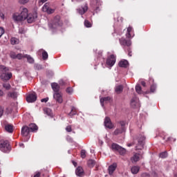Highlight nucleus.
I'll return each instance as SVG.
<instances>
[{
    "label": "nucleus",
    "instance_id": "1",
    "mask_svg": "<svg viewBox=\"0 0 177 177\" xmlns=\"http://www.w3.org/2000/svg\"><path fill=\"white\" fill-rule=\"evenodd\" d=\"M0 78L2 81H9L12 78V73H9V68L0 65Z\"/></svg>",
    "mask_w": 177,
    "mask_h": 177
},
{
    "label": "nucleus",
    "instance_id": "2",
    "mask_svg": "<svg viewBox=\"0 0 177 177\" xmlns=\"http://www.w3.org/2000/svg\"><path fill=\"white\" fill-rule=\"evenodd\" d=\"M28 12V10L26 8H22V10L20 14L19 13L13 14L12 19L14 21L19 23V21H23V20H26V18L27 17Z\"/></svg>",
    "mask_w": 177,
    "mask_h": 177
},
{
    "label": "nucleus",
    "instance_id": "3",
    "mask_svg": "<svg viewBox=\"0 0 177 177\" xmlns=\"http://www.w3.org/2000/svg\"><path fill=\"white\" fill-rule=\"evenodd\" d=\"M0 150L3 151V153H9L10 151V144H9V141L8 140H1L0 142Z\"/></svg>",
    "mask_w": 177,
    "mask_h": 177
},
{
    "label": "nucleus",
    "instance_id": "4",
    "mask_svg": "<svg viewBox=\"0 0 177 177\" xmlns=\"http://www.w3.org/2000/svg\"><path fill=\"white\" fill-rule=\"evenodd\" d=\"M50 28H57V27H62L63 26V21L60 20L59 16H56L52 24H49Z\"/></svg>",
    "mask_w": 177,
    "mask_h": 177
},
{
    "label": "nucleus",
    "instance_id": "5",
    "mask_svg": "<svg viewBox=\"0 0 177 177\" xmlns=\"http://www.w3.org/2000/svg\"><path fill=\"white\" fill-rule=\"evenodd\" d=\"M138 145L136 147V150H142L145 148V140H146V137L143 135H139L137 138Z\"/></svg>",
    "mask_w": 177,
    "mask_h": 177
},
{
    "label": "nucleus",
    "instance_id": "6",
    "mask_svg": "<svg viewBox=\"0 0 177 177\" xmlns=\"http://www.w3.org/2000/svg\"><path fill=\"white\" fill-rule=\"evenodd\" d=\"M43 12L48 13V15H52L55 13V9L50 8L49 3H46L42 7Z\"/></svg>",
    "mask_w": 177,
    "mask_h": 177
},
{
    "label": "nucleus",
    "instance_id": "7",
    "mask_svg": "<svg viewBox=\"0 0 177 177\" xmlns=\"http://www.w3.org/2000/svg\"><path fill=\"white\" fill-rule=\"evenodd\" d=\"M131 106L133 109H138V107H140V103L139 102V98L134 97L131 99Z\"/></svg>",
    "mask_w": 177,
    "mask_h": 177
},
{
    "label": "nucleus",
    "instance_id": "8",
    "mask_svg": "<svg viewBox=\"0 0 177 177\" xmlns=\"http://www.w3.org/2000/svg\"><path fill=\"white\" fill-rule=\"evenodd\" d=\"M37 13L28 14V12L26 19H27L28 23L31 24L35 21V19H37Z\"/></svg>",
    "mask_w": 177,
    "mask_h": 177
},
{
    "label": "nucleus",
    "instance_id": "9",
    "mask_svg": "<svg viewBox=\"0 0 177 177\" xmlns=\"http://www.w3.org/2000/svg\"><path fill=\"white\" fill-rule=\"evenodd\" d=\"M104 124V127H106V128H108L109 129H113V128L114 127V125H113V123L111 122V120L109 117L105 118Z\"/></svg>",
    "mask_w": 177,
    "mask_h": 177
},
{
    "label": "nucleus",
    "instance_id": "10",
    "mask_svg": "<svg viewBox=\"0 0 177 177\" xmlns=\"http://www.w3.org/2000/svg\"><path fill=\"white\" fill-rule=\"evenodd\" d=\"M106 64L111 67H113L115 64V56L114 55H111L107 58Z\"/></svg>",
    "mask_w": 177,
    "mask_h": 177
},
{
    "label": "nucleus",
    "instance_id": "11",
    "mask_svg": "<svg viewBox=\"0 0 177 177\" xmlns=\"http://www.w3.org/2000/svg\"><path fill=\"white\" fill-rule=\"evenodd\" d=\"M35 100H37V94H35V93H30L26 97V101L28 103H34Z\"/></svg>",
    "mask_w": 177,
    "mask_h": 177
},
{
    "label": "nucleus",
    "instance_id": "12",
    "mask_svg": "<svg viewBox=\"0 0 177 177\" xmlns=\"http://www.w3.org/2000/svg\"><path fill=\"white\" fill-rule=\"evenodd\" d=\"M53 97L58 103H63V97L61 93H54Z\"/></svg>",
    "mask_w": 177,
    "mask_h": 177
},
{
    "label": "nucleus",
    "instance_id": "13",
    "mask_svg": "<svg viewBox=\"0 0 177 177\" xmlns=\"http://www.w3.org/2000/svg\"><path fill=\"white\" fill-rule=\"evenodd\" d=\"M120 45H122L123 46H131L132 45V42L131 40H127L124 38H121L119 39Z\"/></svg>",
    "mask_w": 177,
    "mask_h": 177
},
{
    "label": "nucleus",
    "instance_id": "14",
    "mask_svg": "<svg viewBox=\"0 0 177 177\" xmlns=\"http://www.w3.org/2000/svg\"><path fill=\"white\" fill-rule=\"evenodd\" d=\"M30 130L28 126H24L21 128V135L22 136H28V133H30Z\"/></svg>",
    "mask_w": 177,
    "mask_h": 177
},
{
    "label": "nucleus",
    "instance_id": "15",
    "mask_svg": "<svg viewBox=\"0 0 177 177\" xmlns=\"http://www.w3.org/2000/svg\"><path fill=\"white\" fill-rule=\"evenodd\" d=\"M115 169H117V163L114 162L112 165H111L108 168L109 174L113 175Z\"/></svg>",
    "mask_w": 177,
    "mask_h": 177
},
{
    "label": "nucleus",
    "instance_id": "16",
    "mask_svg": "<svg viewBox=\"0 0 177 177\" xmlns=\"http://www.w3.org/2000/svg\"><path fill=\"white\" fill-rule=\"evenodd\" d=\"M135 35L133 34V28L132 27L129 26L127 28V33L126 34V37L127 38H133Z\"/></svg>",
    "mask_w": 177,
    "mask_h": 177
},
{
    "label": "nucleus",
    "instance_id": "17",
    "mask_svg": "<svg viewBox=\"0 0 177 177\" xmlns=\"http://www.w3.org/2000/svg\"><path fill=\"white\" fill-rule=\"evenodd\" d=\"M77 11L80 15H84L88 11V5L86 4L84 6H82Z\"/></svg>",
    "mask_w": 177,
    "mask_h": 177
},
{
    "label": "nucleus",
    "instance_id": "18",
    "mask_svg": "<svg viewBox=\"0 0 177 177\" xmlns=\"http://www.w3.org/2000/svg\"><path fill=\"white\" fill-rule=\"evenodd\" d=\"M140 160V154L139 153H134L133 156L131 158V162L135 163L138 162V161Z\"/></svg>",
    "mask_w": 177,
    "mask_h": 177
},
{
    "label": "nucleus",
    "instance_id": "19",
    "mask_svg": "<svg viewBox=\"0 0 177 177\" xmlns=\"http://www.w3.org/2000/svg\"><path fill=\"white\" fill-rule=\"evenodd\" d=\"M125 131H126L125 127H120V128L116 129L114 131L113 134L117 136L118 135H121V133H124V132H125Z\"/></svg>",
    "mask_w": 177,
    "mask_h": 177
},
{
    "label": "nucleus",
    "instance_id": "20",
    "mask_svg": "<svg viewBox=\"0 0 177 177\" xmlns=\"http://www.w3.org/2000/svg\"><path fill=\"white\" fill-rule=\"evenodd\" d=\"M129 66V63L127 59H123L119 62V67H122L124 68H127Z\"/></svg>",
    "mask_w": 177,
    "mask_h": 177
},
{
    "label": "nucleus",
    "instance_id": "21",
    "mask_svg": "<svg viewBox=\"0 0 177 177\" xmlns=\"http://www.w3.org/2000/svg\"><path fill=\"white\" fill-rule=\"evenodd\" d=\"M51 87H52V89L54 91V93H59L60 86H59V84H57V83H52Z\"/></svg>",
    "mask_w": 177,
    "mask_h": 177
},
{
    "label": "nucleus",
    "instance_id": "22",
    "mask_svg": "<svg viewBox=\"0 0 177 177\" xmlns=\"http://www.w3.org/2000/svg\"><path fill=\"white\" fill-rule=\"evenodd\" d=\"M75 174L77 176H84V169L78 167L75 170Z\"/></svg>",
    "mask_w": 177,
    "mask_h": 177
},
{
    "label": "nucleus",
    "instance_id": "23",
    "mask_svg": "<svg viewBox=\"0 0 177 177\" xmlns=\"http://www.w3.org/2000/svg\"><path fill=\"white\" fill-rule=\"evenodd\" d=\"M109 102H110V97L100 98V104L102 107H104V103H109Z\"/></svg>",
    "mask_w": 177,
    "mask_h": 177
},
{
    "label": "nucleus",
    "instance_id": "24",
    "mask_svg": "<svg viewBox=\"0 0 177 177\" xmlns=\"http://www.w3.org/2000/svg\"><path fill=\"white\" fill-rule=\"evenodd\" d=\"M28 128L30 132H35V131H38V126L35 123L30 124Z\"/></svg>",
    "mask_w": 177,
    "mask_h": 177
},
{
    "label": "nucleus",
    "instance_id": "25",
    "mask_svg": "<svg viewBox=\"0 0 177 177\" xmlns=\"http://www.w3.org/2000/svg\"><path fill=\"white\" fill-rule=\"evenodd\" d=\"M140 170V167L139 166H133L131 169V174L133 175H136Z\"/></svg>",
    "mask_w": 177,
    "mask_h": 177
},
{
    "label": "nucleus",
    "instance_id": "26",
    "mask_svg": "<svg viewBox=\"0 0 177 177\" xmlns=\"http://www.w3.org/2000/svg\"><path fill=\"white\" fill-rule=\"evenodd\" d=\"M5 129L7 132H9V133H12L13 132V126L12 124H6Z\"/></svg>",
    "mask_w": 177,
    "mask_h": 177
},
{
    "label": "nucleus",
    "instance_id": "27",
    "mask_svg": "<svg viewBox=\"0 0 177 177\" xmlns=\"http://www.w3.org/2000/svg\"><path fill=\"white\" fill-rule=\"evenodd\" d=\"M121 147V146H120L118 144L115 143H113L111 145V149L113 151H118L120 150V148Z\"/></svg>",
    "mask_w": 177,
    "mask_h": 177
},
{
    "label": "nucleus",
    "instance_id": "28",
    "mask_svg": "<svg viewBox=\"0 0 177 177\" xmlns=\"http://www.w3.org/2000/svg\"><path fill=\"white\" fill-rule=\"evenodd\" d=\"M44 114H46L47 115H49L50 117H52V109L49 108H44Z\"/></svg>",
    "mask_w": 177,
    "mask_h": 177
},
{
    "label": "nucleus",
    "instance_id": "29",
    "mask_svg": "<svg viewBox=\"0 0 177 177\" xmlns=\"http://www.w3.org/2000/svg\"><path fill=\"white\" fill-rule=\"evenodd\" d=\"M123 89H124V87L122 86V85H119L115 87V91L116 93H121Z\"/></svg>",
    "mask_w": 177,
    "mask_h": 177
},
{
    "label": "nucleus",
    "instance_id": "30",
    "mask_svg": "<svg viewBox=\"0 0 177 177\" xmlns=\"http://www.w3.org/2000/svg\"><path fill=\"white\" fill-rule=\"evenodd\" d=\"M118 152H119V154H120V156H124L127 153V149H125L122 147H120L119 148V151H118Z\"/></svg>",
    "mask_w": 177,
    "mask_h": 177
},
{
    "label": "nucleus",
    "instance_id": "31",
    "mask_svg": "<svg viewBox=\"0 0 177 177\" xmlns=\"http://www.w3.org/2000/svg\"><path fill=\"white\" fill-rule=\"evenodd\" d=\"M24 57H26L28 62V63L32 64L34 63V58L31 57L30 55H24Z\"/></svg>",
    "mask_w": 177,
    "mask_h": 177
},
{
    "label": "nucleus",
    "instance_id": "32",
    "mask_svg": "<svg viewBox=\"0 0 177 177\" xmlns=\"http://www.w3.org/2000/svg\"><path fill=\"white\" fill-rule=\"evenodd\" d=\"M10 42L12 45H17V44H19V39H17L16 37H12L10 39Z\"/></svg>",
    "mask_w": 177,
    "mask_h": 177
},
{
    "label": "nucleus",
    "instance_id": "33",
    "mask_svg": "<svg viewBox=\"0 0 177 177\" xmlns=\"http://www.w3.org/2000/svg\"><path fill=\"white\" fill-rule=\"evenodd\" d=\"M10 97H12V99H17V96H19V93L17 92L14 91L12 93H10Z\"/></svg>",
    "mask_w": 177,
    "mask_h": 177
},
{
    "label": "nucleus",
    "instance_id": "34",
    "mask_svg": "<svg viewBox=\"0 0 177 177\" xmlns=\"http://www.w3.org/2000/svg\"><path fill=\"white\" fill-rule=\"evenodd\" d=\"M159 157L160 158H167L168 157V153L167 151L162 152L160 153Z\"/></svg>",
    "mask_w": 177,
    "mask_h": 177
},
{
    "label": "nucleus",
    "instance_id": "35",
    "mask_svg": "<svg viewBox=\"0 0 177 177\" xmlns=\"http://www.w3.org/2000/svg\"><path fill=\"white\" fill-rule=\"evenodd\" d=\"M136 91L137 93H139L140 95L142 93V87L140 85L138 84L136 86Z\"/></svg>",
    "mask_w": 177,
    "mask_h": 177
},
{
    "label": "nucleus",
    "instance_id": "36",
    "mask_svg": "<svg viewBox=\"0 0 177 177\" xmlns=\"http://www.w3.org/2000/svg\"><path fill=\"white\" fill-rule=\"evenodd\" d=\"M77 114V109H75V107H72L71 112L69 113V115H75Z\"/></svg>",
    "mask_w": 177,
    "mask_h": 177
},
{
    "label": "nucleus",
    "instance_id": "37",
    "mask_svg": "<svg viewBox=\"0 0 177 177\" xmlns=\"http://www.w3.org/2000/svg\"><path fill=\"white\" fill-rule=\"evenodd\" d=\"M88 165L91 168H93V167H95V160H89L88 161Z\"/></svg>",
    "mask_w": 177,
    "mask_h": 177
},
{
    "label": "nucleus",
    "instance_id": "38",
    "mask_svg": "<svg viewBox=\"0 0 177 177\" xmlns=\"http://www.w3.org/2000/svg\"><path fill=\"white\" fill-rule=\"evenodd\" d=\"M42 59L43 60H46L48 59V53L46 51L42 52Z\"/></svg>",
    "mask_w": 177,
    "mask_h": 177
},
{
    "label": "nucleus",
    "instance_id": "39",
    "mask_svg": "<svg viewBox=\"0 0 177 177\" xmlns=\"http://www.w3.org/2000/svg\"><path fill=\"white\" fill-rule=\"evenodd\" d=\"M84 26H85V27H87L88 28H89L90 27H92V24L88 20L84 21Z\"/></svg>",
    "mask_w": 177,
    "mask_h": 177
},
{
    "label": "nucleus",
    "instance_id": "40",
    "mask_svg": "<svg viewBox=\"0 0 177 177\" xmlns=\"http://www.w3.org/2000/svg\"><path fill=\"white\" fill-rule=\"evenodd\" d=\"M3 88H5V89H7V91H9V89H10V84L9 83H4L3 84Z\"/></svg>",
    "mask_w": 177,
    "mask_h": 177
},
{
    "label": "nucleus",
    "instance_id": "41",
    "mask_svg": "<svg viewBox=\"0 0 177 177\" xmlns=\"http://www.w3.org/2000/svg\"><path fill=\"white\" fill-rule=\"evenodd\" d=\"M81 157L82 158H85V157H86V151H85V149L81 151Z\"/></svg>",
    "mask_w": 177,
    "mask_h": 177
},
{
    "label": "nucleus",
    "instance_id": "42",
    "mask_svg": "<svg viewBox=\"0 0 177 177\" xmlns=\"http://www.w3.org/2000/svg\"><path fill=\"white\" fill-rule=\"evenodd\" d=\"M156 88H157V86H156V84H152V85L151 86L150 92H151V93L155 92Z\"/></svg>",
    "mask_w": 177,
    "mask_h": 177
},
{
    "label": "nucleus",
    "instance_id": "43",
    "mask_svg": "<svg viewBox=\"0 0 177 177\" xmlns=\"http://www.w3.org/2000/svg\"><path fill=\"white\" fill-rule=\"evenodd\" d=\"M24 57V55L21 53H19L17 55V59H18L19 60H21V59H23Z\"/></svg>",
    "mask_w": 177,
    "mask_h": 177
},
{
    "label": "nucleus",
    "instance_id": "44",
    "mask_svg": "<svg viewBox=\"0 0 177 177\" xmlns=\"http://www.w3.org/2000/svg\"><path fill=\"white\" fill-rule=\"evenodd\" d=\"M10 56L11 59H17V55H16L15 53L12 52V53H10Z\"/></svg>",
    "mask_w": 177,
    "mask_h": 177
},
{
    "label": "nucleus",
    "instance_id": "45",
    "mask_svg": "<svg viewBox=\"0 0 177 177\" xmlns=\"http://www.w3.org/2000/svg\"><path fill=\"white\" fill-rule=\"evenodd\" d=\"M66 92L67 93L71 95V93H73V88L68 87V88H66Z\"/></svg>",
    "mask_w": 177,
    "mask_h": 177
},
{
    "label": "nucleus",
    "instance_id": "46",
    "mask_svg": "<svg viewBox=\"0 0 177 177\" xmlns=\"http://www.w3.org/2000/svg\"><path fill=\"white\" fill-rule=\"evenodd\" d=\"M30 0H19V3H21L22 5H24V3H28Z\"/></svg>",
    "mask_w": 177,
    "mask_h": 177
},
{
    "label": "nucleus",
    "instance_id": "47",
    "mask_svg": "<svg viewBox=\"0 0 177 177\" xmlns=\"http://www.w3.org/2000/svg\"><path fill=\"white\" fill-rule=\"evenodd\" d=\"M3 34H5V30L2 27H0V38L3 35Z\"/></svg>",
    "mask_w": 177,
    "mask_h": 177
},
{
    "label": "nucleus",
    "instance_id": "48",
    "mask_svg": "<svg viewBox=\"0 0 177 177\" xmlns=\"http://www.w3.org/2000/svg\"><path fill=\"white\" fill-rule=\"evenodd\" d=\"M49 100L48 97L43 98L41 100V103H46Z\"/></svg>",
    "mask_w": 177,
    "mask_h": 177
},
{
    "label": "nucleus",
    "instance_id": "49",
    "mask_svg": "<svg viewBox=\"0 0 177 177\" xmlns=\"http://www.w3.org/2000/svg\"><path fill=\"white\" fill-rule=\"evenodd\" d=\"M66 132H71V131H72L71 126H67L66 127Z\"/></svg>",
    "mask_w": 177,
    "mask_h": 177
},
{
    "label": "nucleus",
    "instance_id": "50",
    "mask_svg": "<svg viewBox=\"0 0 177 177\" xmlns=\"http://www.w3.org/2000/svg\"><path fill=\"white\" fill-rule=\"evenodd\" d=\"M6 113L7 114H10V113H12V109H11V108H7V109H6Z\"/></svg>",
    "mask_w": 177,
    "mask_h": 177
},
{
    "label": "nucleus",
    "instance_id": "51",
    "mask_svg": "<svg viewBox=\"0 0 177 177\" xmlns=\"http://www.w3.org/2000/svg\"><path fill=\"white\" fill-rule=\"evenodd\" d=\"M119 123L121 125V128H125V122L124 121H120Z\"/></svg>",
    "mask_w": 177,
    "mask_h": 177
},
{
    "label": "nucleus",
    "instance_id": "52",
    "mask_svg": "<svg viewBox=\"0 0 177 177\" xmlns=\"http://www.w3.org/2000/svg\"><path fill=\"white\" fill-rule=\"evenodd\" d=\"M141 177H150V174H147V173H143L141 175Z\"/></svg>",
    "mask_w": 177,
    "mask_h": 177
},
{
    "label": "nucleus",
    "instance_id": "53",
    "mask_svg": "<svg viewBox=\"0 0 177 177\" xmlns=\"http://www.w3.org/2000/svg\"><path fill=\"white\" fill-rule=\"evenodd\" d=\"M3 115V109H2V106H0V118Z\"/></svg>",
    "mask_w": 177,
    "mask_h": 177
},
{
    "label": "nucleus",
    "instance_id": "54",
    "mask_svg": "<svg viewBox=\"0 0 177 177\" xmlns=\"http://www.w3.org/2000/svg\"><path fill=\"white\" fill-rule=\"evenodd\" d=\"M127 51L129 53L128 55L130 56V57L132 56V51H131V48H128Z\"/></svg>",
    "mask_w": 177,
    "mask_h": 177
},
{
    "label": "nucleus",
    "instance_id": "55",
    "mask_svg": "<svg viewBox=\"0 0 177 177\" xmlns=\"http://www.w3.org/2000/svg\"><path fill=\"white\" fill-rule=\"evenodd\" d=\"M48 0H40L39 1V3L40 4V5H42V3H45V2H46Z\"/></svg>",
    "mask_w": 177,
    "mask_h": 177
},
{
    "label": "nucleus",
    "instance_id": "56",
    "mask_svg": "<svg viewBox=\"0 0 177 177\" xmlns=\"http://www.w3.org/2000/svg\"><path fill=\"white\" fill-rule=\"evenodd\" d=\"M141 85H142V86H146V82L145 81H142Z\"/></svg>",
    "mask_w": 177,
    "mask_h": 177
},
{
    "label": "nucleus",
    "instance_id": "57",
    "mask_svg": "<svg viewBox=\"0 0 177 177\" xmlns=\"http://www.w3.org/2000/svg\"><path fill=\"white\" fill-rule=\"evenodd\" d=\"M118 21H121V22H122V17H119L118 18Z\"/></svg>",
    "mask_w": 177,
    "mask_h": 177
},
{
    "label": "nucleus",
    "instance_id": "58",
    "mask_svg": "<svg viewBox=\"0 0 177 177\" xmlns=\"http://www.w3.org/2000/svg\"><path fill=\"white\" fill-rule=\"evenodd\" d=\"M167 140H173V142H175L176 140V139H174L172 138H167Z\"/></svg>",
    "mask_w": 177,
    "mask_h": 177
},
{
    "label": "nucleus",
    "instance_id": "59",
    "mask_svg": "<svg viewBox=\"0 0 177 177\" xmlns=\"http://www.w3.org/2000/svg\"><path fill=\"white\" fill-rule=\"evenodd\" d=\"M60 85H64V82L63 80L59 81Z\"/></svg>",
    "mask_w": 177,
    "mask_h": 177
},
{
    "label": "nucleus",
    "instance_id": "60",
    "mask_svg": "<svg viewBox=\"0 0 177 177\" xmlns=\"http://www.w3.org/2000/svg\"><path fill=\"white\" fill-rule=\"evenodd\" d=\"M19 147H22V148L24 149V144L20 143V144H19Z\"/></svg>",
    "mask_w": 177,
    "mask_h": 177
},
{
    "label": "nucleus",
    "instance_id": "61",
    "mask_svg": "<svg viewBox=\"0 0 177 177\" xmlns=\"http://www.w3.org/2000/svg\"><path fill=\"white\" fill-rule=\"evenodd\" d=\"M0 96H3V91L0 90Z\"/></svg>",
    "mask_w": 177,
    "mask_h": 177
},
{
    "label": "nucleus",
    "instance_id": "62",
    "mask_svg": "<svg viewBox=\"0 0 177 177\" xmlns=\"http://www.w3.org/2000/svg\"><path fill=\"white\" fill-rule=\"evenodd\" d=\"M128 147H131V146H133V143L127 144Z\"/></svg>",
    "mask_w": 177,
    "mask_h": 177
},
{
    "label": "nucleus",
    "instance_id": "63",
    "mask_svg": "<svg viewBox=\"0 0 177 177\" xmlns=\"http://www.w3.org/2000/svg\"><path fill=\"white\" fill-rule=\"evenodd\" d=\"M98 56H99V57H100V56H102V51L98 52Z\"/></svg>",
    "mask_w": 177,
    "mask_h": 177
},
{
    "label": "nucleus",
    "instance_id": "64",
    "mask_svg": "<svg viewBox=\"0 0 177 177\" xmlns=\"http://www.w3.org/2000/svg\"><path fill=\"white\" fill-rule=\"evenodd\" d=\"M73 165L75 166V167H77V162H73Z\"/></svg>",
    "mask_w": 177,
    "mask_h": 177
}]
</instances>
